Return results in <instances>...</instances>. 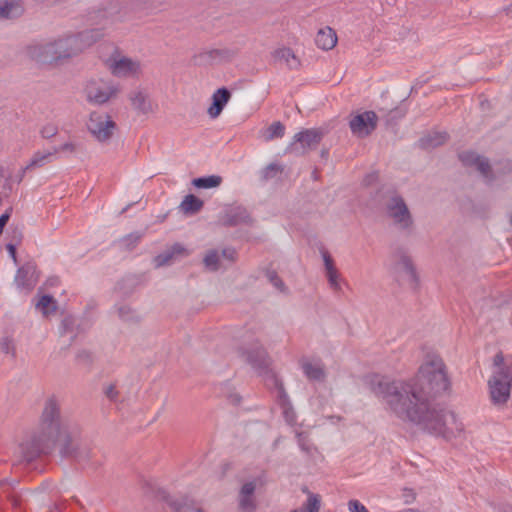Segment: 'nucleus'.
I'll return each mask as SVG.
<instances>
[{
  "label": "nucleus",
  "instance_id": "bf43d9fd",
  "mask_svg": "<svg viewBox=\"0 0 512 512\" xmlns=\"http://www.w3.org/2000/svg\"><path fill=\"white\" fill-rule=\"evenodd\" d=\"M502 360H503V358H502V356H500V355H497V356L495 357V361H496V362H498V361H502Z\"/></svg>",
  "mask_w": 512,
  "mask_h": 512
},
{
  "label": "nucleus",
  "instance_id": "f257e3e1",
  "mask_svg": "<svg viewBox=\"0 0 512 512\" xmlns=\"http://www.w3.org/2000/svg\"><path fill=\"white\" fill-rule=\"evenodd\" d=\"M450 388L443 360L432 355L409 381H379L375 394L398 418L413 422L432 434L451 438L462 432L456 414L434 399Z\"/></svg>",
  "mask_w": 512,
  "mask_h": 512
},
{
  "label": "nucleus",
  "instance_id": "ddd939ff",
  "mask_svg": "<svg viewBox=\"0 0 512 512\" xmlns=\"http://www.w3.org/2000/svg\"><path fill=\"white\" fill-rule=\"evenodd\" d=\"M259 479H254L244 483L239 491L238 501L239 507L245 512H252L255 510L254 492L256 490Z\"/></svg>",
  "mask_w": 512,
  "mask_h": 512
},
{
  "label": "nucleus",
  "instance_id": "9d476101",
  "mask_svg": "<svg viewBox=\"0 0 512 512\" xmlns=\"http://www.w3.org/2000/svg\"><path fill=\"white\" fill-rule=\"evenodd\" d=\"M237 54V50L223 48L201 51L192 57V63L196 66L211 65L215 62L231 61Z\"/></svg>",
  "mask_w": 512,
  "mask_h": 512
},
{
  "label": "nucleus",
  "instance_id": "ea45409f",
  "mask_svg": "<svg viewBox=\"0 0 512 512\" xmlns=\"http://www.w3.org/2000/svg\"><path fill=\"white\" fill-rule=\"evenodd\" d=\"M142 234L131 233L120 240V245L127 250H132L140 241Z\"/></svg>",
  "mask_w": 512,
  "mask_h": 512
},
{
  "label": "nucleus",
  "instance_id": "5701e85b",
  "mask_svg": "<svg viewBox=\"0 0 512 512\" xmlns=\"http://www.w3.org/2000/svg\"><path fill=\"white\" fill-rule=\"evenodd\" d=\"M315 43L323 50H330L334 48L337 43L335 31L330 27L320 29L316 35Z\"/></svg>",
  "mask_w": 512,
  "mask_h": 512
},
{
  "label": "nucleus",
  "instance_id": "0e129e2a",
  "mask_svg": "<svg viewBox=\"0 0 512 512\" xmlns=\"http://www.w3.org/2000/svg\"><path fill=\"white\" fill-rule=\"evenodd\" d=\"M510 224L512 225V213H511V216H510Z\"/></svg>",
  "mask_w": 512,
  "mask_h": 512
},
{
  "label": "nucleus",
  "instance_id": "393cba45",
  "mask_svg": "<svg viewBox=\"0 0 512 512\" xmlns=\"http://www.w3.org/2000/svg\"><path fill=\"white\" fill-rule=\"evenodd\" d=\"M448 140L446 132H431L419 140V145L424 149L436 148L443 145Z\"/></svg>",
  "mask_w": 512,
  "mask_h": 512
},
{
  "label": "nucleus",
  "instance_id": "cd10ccee",
  "mask_svg": "<svg viewBox=\"0 0 512 512\" xmlns=\"http://www.w3.org/2000/svg\"><path fill=\"white\" fill-rule=\"evenodd\" d=\"M285 134V126L280 121L273 122L265 130H262L260 137L265 142H270L276 138H282Z\"/></svg>",
  "mask_w": 512,
  "mask_h": 512
},
{
  "label": "nucleus",
  "instance_id": "de8ad7c7",
  "mask_svg": "<svg viewBox=\"0 0 512 512\" xmlns=\"http://www.w3.org/2000/svg\"><path fill=\"white\" fill-rule=\"evenodd\" d=\"M23 240V231L19 227H14L11 230L10 234V242L15 243V245H20Z\"/></svg>",
  "mask_w": 512,
  "mask_h": 512
},
{
  "label": "nucleus",
  "instance_id": "423d86ee",
  "mask_svg": "<svg viewBox=\"0 0 512 512\" xmlns=\"http://www.w3.org/2000/svg\"><path fill=\"white\" fill-rule=\"evenodd\" d=\"M323 137L324 131L322 129H304L294 135L292 142L286 148V153L304 156L315 150Z\"/></svg>",
  "mask_w": 512,
  "mask_h": 512
},
{
  "label": "nucleus",
  "instance_id": "4d7b16f0",
  "mask_svg": "<svg viewBox=\"0 0 512 512\" xmlns=\"http://www.w3.org/2000/svg\"><path fill=\"white\" fill-rule=\"evenodd\" d=\"M3 349H4V351H5L6 353H10V350H11V348H10V344H9V343H5V345H4V347H3Z\"/></svg>",
  "mask_w": 512,
  "mask_h": 512
},
{
  "label": "nucleus",
  "instance_id": "58836bf2",
  "mask_svg": "<svg viewBox=\"0 0 512 512\" xmlns=\"http://www.w3.org/2000/svg\"><path fill=\"white\" fill-rule=\"evenodd\" d=\"M298 444L302 451L307 454H312V452L316 449L311 443L308 434L304 432L297 433Z\"/></svg>",
  "mask_w": 512,
  "mask_h": 512
},
{
  "label": "nucleus",
  "instance_id": "20e7f679",
  "mask_svg": "<svg viewBox=\"0 0 512 512\" xmlns=\"http://www.w3.org/2000/svg\"><path fill=\"white\" fill-rule=\"evenodd\" d=\"M385 214L402 232L410 234L414 228L413 216L404 200L397 192H388L383 197Z\"/></svg>",
  "mask_w": 512,
  "mask_h": 512
},
{
  "label": "nucleus",
  "instance_id": "7ed1b4c3",
  "mask_svg": "<svg viewBox=\"0 0 512 512\" xmlns=\"http://www.w3.org/2000/svg\"><path fill=\"white\" fill-rule=\"evenodd\" d=\"M75 38L68 35L57 39L29 45L26 49L27 55L36 62L42 64H53L80 54V48Z\"/></svg>",
  "mask_w": 512,
  "mask_h": 512
},
{
  "label": "nucleus",
  "instance_id": "1a4fd4ad",
  "mask_svg": "<svg viewBox=\"0 0 512 512\" xmlns=\"http://www.w3.org/2000/svg\"><path fill=\"white\" fill-rule=\"evenodd\" d=\"M378 116L374 111H365L355 115L349 122L352 133L358 137L369 136L377 126Z\"/></svg>",
  "mask_w": 512,
  "mask_h": 512
},
{
  "label": "nucleus",
  "instance_id": "f03ea898",
  "mask_svg": "<svg viewBox=\"0 0 512 512\" xmlns=\"http://www.w3.org/2000/svg\"><path fill=\"white\" fill-rule=\"evenodd\" d=\"M59 443L62 457L74 460L83 469L95 470L100 466L91 445L77 435V429L71 428L61 416V403L55 397H49L42 411L39 426L29 439L21 444V453L27 462L42 455L50 454Z\"/></svg>",
  "mask_w": 512,
  "mask_h": 512
},
{
  "label": "nucleus",
  "instance_id": "a211bd4d",
  "mask_svg": "<svg viewBox=\"0 0 512 512\" xmlns=\"http://www.w3.org/2000/svg\"><path fill=\"white\" fill-rule=\"evenodd\" d=\"M188 255V250L183 245L176 243L169 249L157 255L154 258V263L156 267H161L171 264L175 259L179 257H186Z\"/></svg>",
  "mask_w": 512,
  "mask_h": 512
},
{
  "label": "nucleus",
  "instance_id": "3c124183",
  "mask_svg": "<svg viewBox=\"0 0 512 512\" xmlns=\"http://www.w3.org/2000/svg\"><path fill=\"white\" fill-rule=\"evenodd\" d=\"M59 151L74 153L76 151V145L72 142H67L61 145L59 148L54 149L55 154Z\"/></svg>",
  "mask_w": 512,
  "mask_h": 512
},
{
  "label": "nucleus",
  "instance_id": "4468645a",
  "mask_svg": "<svg viewBox=\"0 0 512 512\" xmlns=\"http://www.w3.org/2000/svg\"><path fill=\"white\" fill-rule=\"evenodd\" d=\"M271 379L273 381V386L278 391L279 404L283 410V415L288 424H293L296 421V414L289 402L288 395L284 389L283 383L276 377V375H272Z\"/></svg>",
  "mask_w": 512,
  "mask_h": 512
},
{
  "label": "nucleus",
  "instance_id": "2eb2a0df",
  "mask_svg": "<svg viewBox=\"0 0 512 512\" xmlns=\"http://www.w3.org/2000/svg\"><path fill=\"white\" fill-rule=\"evenodd\" d=\"M109 68L113 75L117 77H129L135 75L140 68L138 62L133 61L130 58L122 57L118 60H114L109 64Z\"/></svg>",
  "mask_w": 512,
  "mask_h": 512
},
{
  "label": "nucleus",
  "instance_id": "09e8293b",
  "mask_svg": "<svg viewBox=\"0 0 512 512\" xmlns=\"http://www.w3.org/2000/svg\"><path fill=\"white\" fill-rule=\"evenodd\" d=\"M104 394L109 400L116 401L118 396L116 386L113 384H109L108 386L105 387Z\"/></svg>",
  "mask_w": 512,
  "mask_h": 512
},
{
  "label": "nucleus",
  "instance_id": "bb28decb",
  "mask_svg": "<svg viewBox=\"0 0 512 512\" xmlns=\"http://www.w3.org/2000/svg\"><path fill=\"white\" fill-rule=\"evenodd\" d=\"M130 100L135 109L147 114L152 111V105L145 93L142 91H135L131 93Z\"/></svg>",
  "mask_w": 512,
  "mask_h": 512
},
{
  "label": "nucleus",
  "instance_id": "f8f14e48",
  "mask_svg": "<svg viewBox=\"0 0 512 512\" xmlns=\"http://www.w3.org/2000/svg\"><path fill=\"white\" fill-rule=\"evenodd\" d=\"M459 159L465 166H474L486 179H491V166L487 158L479 156L473 151L459 153Z\"/></svg>",
  "mask_w": 512,
  "mask_h": 512
},
{
  "label": "nucleus",
  "instance_id": "39448f33",
  "mask_svg": "<svg viewBox=\"0 0 512 512\" xmlns=\"http://www.w3.org/2000/svg\"><path fill=\"white\" fill-rule=\"evenodd\" d=\"M91 136L100 144H109L118 127L107 113L91 112L86 123Z\"/></svg>",
  "mask_w": 512,
  "mask_h": 512
},
{
  "label": "nucleus",
  "instance_id": "6e6d98bb",
  "mask_svg": "<svg viewBox=\"0 0 512 512\" xmlns=\"http://www.w3.org/2000/svg\"><path fill=\"white\" fill-rule=\"evenodd\" d=\"M150 490H152V488H151L150 484H148V483H147V484H145V486H144V493H145V494H149V493H150Z\"/></svg>",
  "mask_w": 512,
  "mask_h": 512
},
{
  "label": "nucleus",
  "instance_id": "864d4df0",
  "mask_svg": "<svg viewBox=\"0 0 512 512\" xmlns=\"http://www.w3.org/2000/svg\"><path fill=\"white\" fill-rule=\"evenodd\" d=\"M222 256L230 261L235 260L236 251L233 248H225L222 250Z\"/></svg>",
  "mask_w": 512,
  "mask_h": 512
},
{
  "label": "nucleus",
  "instance_id": "2f4dec72",
  "mask_svg": "<svg viewBox=\"0 0 512 512\" xmlns=\"http://www.w3.org/2000/svg\"><path fill=\"white\" fill-rule=\"evenodd\" d=\"M320 496L313 493H308V499L301 508L294 509L290 512H319L320 510Z\"/></svg>",
  "mask_w": 512,
  "mask_h": 512
},
{
  "label": "nucleus",
  "instance_id": "7c9ffc66",
  "mask_svg": "<svg viewBox=\"0 0 512 512\" xmlns=\"http://www.w3.org/2000/svg\"><path fill=\"white\" fill-rule=\"evenodd\" d=\"M222 183V177L219 175H210L205 177L195 178L192 184L197 188L209 189L216 188Z\"/></svg>",
  "mask_w": 512,
  "mask_h": 512
},
{
  "label": "nucleus",
  "instance_id": "f704fd0d",
  "mask_svg": "<svg viewBox=\"0 0 512 512\" xmlns=\"http://www.w3.org/2000/svg\"><path fill=\"white\" fill-rule=\"evenodd\" d=\"M54 151L53 152H47V153H36L33 158L31 159V161L29 162V164L26 165V169H32L34 167H41L43 166L46 162H49L51 157L54 155Z\"/></svg>",
  "mask_w": 512,
  "mask_h": 512
},
{
  "label": "nucleus",
  "instance_id": "c03bdc74",
  "mask_svg": "<svg viewBox=\"0 0 512 512\" xmlns=\"http://www.w3.org/2000/svg\"><path fill=\"white\" fill-rule=\"evenodd\" d=\"M283 171L282 167L278 164L271 163L269 164L263 172L265 179H270L275 177L278 173H281Z\"/></svg>",
  "mask_w": 512,
  "mask_h": 512
},
{
  "label": "nucleus",
  "instance_id": "c9c22d12",
  "mask_svg": "<svg viewBox=\"0 0 512 512\" xmlns=\"http://www.w3.org/2000/svg\"><path fill=\"white\" fill-rule=\"evenodd\" d=\"M203 263L210 271L219 269V254L216 250H209L203 259Z\"/></svg>",
  "mask_w": 512,
  "mask_h": 512
},
{
  "label": "nucleus",
  "instance_id": "6ab92c4d",
  "mask_svg": "<svg viewBox=\"0 0 512 512\" xmlns=\"http://www.w3.org/2000/svg\"><path fill=\"white\" fill-rule=\"evenodd\" d=\"M231 98V92L226 88L222 87L217 89L212 95V104L208 108L207 113L211 118H217L223 111L225 105Z\"/></svg>",
  "mask_w": 512,
  "mask_h": 512
},
{
  "label": "nucleus",
  "instance_id": "c756f323",
  "mask_svg": "<svg viewBox=\"0 0 512 512\" xmlns=\"http://www.w3.org/2000/svg\"><path fill=\"white\" fill-rule=\"evenodd\" d=\"M35 307L45 317H48L50 314L54 313L57 309L56 301L50 295H43L42 297H40V299L37 301Z\"/></svg>",
  "mask_w": 512,
  "mask_h": 512
},
{
  "label": "nucleus",
  "instance_id": "a878e982",
  "mask_svg": "<svg viewBox=\"0 0 512 512\" xmlns=\"http://www.w3.org/2000/svg\"><path fill=\"white\" fill-rule=\"evenodd\" d=\"M302 369L305 376L311 381H321L325 378V371L322 365L303 361Z\"/></svg>",
  "mask_w": 512,
  "mask_h": 512
},
{
  "label": "nucleus",
  "instance_id": "052dcab7",
  "mask_svg": "<svg viewBox=\"0 0 512 512\" xmlns=\"http://www.w3.org/2000/svg\"><path fill=\"white\" fill-rule=\"evenodd\" d=\"M236 403H239L240 401V397L239 396H235V400H234Z\"/></svg>",
  "mask_w": 512,
  "mask_h": 512
},
{
  "label": "nucleus",
  "instance_id": "0eeeda50",
  "mask_svg": "<svg viewBox=\"0 0 512 512\" xmlns=\"http://www.w3.org/2000/svg\"><path fill=\"white\" fill-rule=\"evenodd\" d=\"M89 103L102 105L115 98L119 92L117 86L103 79H91L84 89Z\"/></svg>",
  "mask_w": 512,
  "mask_h": 512
},
{
  "label": "nucleus",
  "instance_id": "49530a36",
  "mask_svg": "<svg viewBox=\"0 0 512 512\" xmlns=\"http://www.w3.org/2000/svg\"><path fill=\"white\" fill-rule=\"evenodd\" d=\"M321 254H322L323 261H324L325 272L337 269L334 264V260L328 251L322 250Z\"/></svg>",
  "mask_w": 512,
  "mask_h": 512
},
{
  "label": "nucleus",
  "instance_id": "c85d7f7f",
  "mask_svg": "<svg viewBox=\"0 0 512 512\" xmlns=\"http://www.w3.org/2000/svg\"><path fill=\"white\" fill-rule=\"evenodd\" d=\"M204 205V202L193 194H188L184 197L180 204L181 210L185 214H195L199 212Z\"/></svg>",
  "mask_w": 512,
  "mask_h": 512
},
{
  "label": "nucleus",
  "instance_id": "412c9836",
  "mask_svg": "<svg viewBox=\"0 0 512 512\" xmlns=\"http://www.w3.org/2000/svg\"><path fill=\"white\" fill-rule=\"evenodd\" d=\"M68 36H69V38H75L77 40L76 42L80 48V53H81L87 47L91 46L96 41H98L103 36V33H102L101 29L93 28V29L84 30L77 34L68 35Z\"/></svg>",
  "mask_w": 512,
  "mask_h": 512
},
{
  "label": "nucleus",
  "instance_id": "b1692460",
  "mask_svg": "<svg viewBox=\"0 0 512 512\" xmlns=\"http://www.w3.org/2000/svg\"><path fill=\"white\" fill-rule=\"evenodd\" d=\"M273 58L276 61L285 63L290 69H296L299 67L300 62L292 49L288 47L278 48L273 52Z\"/></svg>",
  "mask_w": 512,
  "mask_h": 512
},
{
  "label": "nucleus",
  "instance_id": "13d9d810",
  "mask_svg": "<svg viewBox=\"0 0 512 512\" xmlns=\"http://www.w3.org/2000/svg\"><path fill=\"white\" fill-rule=\"evenodd\" d=\"M328 156V150L324 149L321 151V157L326 158Z\"/></svg>",
  "mask_w": 512,
  "mask_h": 512
},
{
  "label": "nucleus",
  "instance_id": "8fccbe9b",
  "mask_svg": "<svg viewBox=\"0 0 512 512\" xmlns=\"http://www.w3.org/2000/svg\"><path fill=\"white\" fill-rule=\"evenodd\" d=\"M350 512H369L367 508L357 500H351L348 503Z\"/></svg>",
  "mask_w": 512,
  "mask_h": 512
},
{
  "label": "nucleus",
  "instance_id": "f3484780",
  "mask_svg": "<svg viewBox=\"0 0 512 512\" xmlns=\"http://www.w3.org/2000/svg\"><path fill=\"white\" fill-rule=\"evenodd\" d=\"M156 497L168 503L174 512H204L199 507H193L189 504L187 498L173 499L166 491L158 489Z\"/></svg>",
  "mask_w": 512,
  "mask_h": 512
},
{
  "label": "nucleus",
  "instance_id": "603ef678",
  "mask_svg": "<svg viewBox=\"0 0 512 512\" xmlns=\"http://www.w3.org/2000/svg\"><path fill=\"white\" fill-rule=\"evenodd\" d=\"M18 245H15V243H8L6 245V249L10 255V257L13 259V262L17 264V254H16V248Z\"/></svg>",
  "mask_w": 512,
  "mask_h": 512
},
{
  "label": "nucleus",
  "instance_id": "6e6552de",
  "mask_svg": "<svg viewBox=\"0 0 512 512\" xmlns=\"http://www.w3.org/2000/svg\"><path fill=\"white\" fill-rule=\"evenodd\" d=\"M491 400L496 405L506 403L512 389V366L498 371L489 380Z\"/></svg>",
  "mask_w": 512,
  "mask_h": 512
},
{
  "label": "nucleus",
  "instance_id": "a18cd8bd",
  "mask_svg": "<svg viewBox=\"0 0 512 512\" xmlns=\"http://www.w3.org/2000/svg\"><path fill=\"white\" fill-rule=\"evenodd\" d=\"M58 133V127L54 124H46L41 129V135L43 138L49 139L55 136Z\"/></svg>",
  "mask_w": 512,
  "mask_h": 512
},
{
  "label": "nucleus",
  "instance_id": "4be33fe9",
  "mask_svg": "<svg viewBox=\"0 0 512 512\" xmlns=\"http://www.w3.org/2000/svg\"><path fill=\"white\" fill-rule=\"evenodd\" d=\"M393 259L396 265L402 269L413 282L417 281V274L412 260L402 249L394 251Z\"/></svg>",
  "mask_w": 512,
  "mask_h": 512
},
{
  "label": "nucleus",
  "instance_id": "37998d69",
  "mask_svg": "<svg viewBox=\"0 0 512 512\" xmlns=\"http://www.w3.org/2000/svg\"><path fill=\"white\" fill-rule=\"evenodd\" d=\"M406 114V111L402 108L391 109L386 116V123L390 124L393 121L401 119Z\"/></svg>",
  "mask_w": 512,
  "mask_h": 512
},
{
  "label": "nucleus",
  "instance_id": "e433bc0d",
  "mask_svg": "<svg viewBox=\"0 0 512 512\" xmlns=\"http://www.w3.org/2000/svg\"><path fill=\"white\" fill-rule=\"evenodd\" d=\"M265 276L276 289L280 292H286L287 288L275 270H266Z\"/></svg>",
  "mask_w": 512,
  "mask_h": 512
},
{
  "label": "nucleus",
  "instance_id": "72a5a7b5",
  "mask_svg": "<svg viewBox=\"0 0 512 512\" xmlns=\"http://www.w3.org/2000/svg\"><path fill=\"white\" fill-rule=\"evenodd\" d=\"M117 312L119 318L125 322H138L140 320V317L137 314V312L131 309L129 306H119Z\"/></svg>",
  "mask_w": 512,
  "mask_h": 512
},
{
  "label": "nucleus",
  "instance_id": "9b49d317",
  "mask_svg": "<svg viewBox=\"0 0 512 512\" xmlns=\"http://www.w3.org/2000/svg\"><path fill=\"white\" fill-rule=\"evenodd\" d=\"M243 356H245L246 361L255 369L265 372L268 375V380L271 382V385H273L271 376L274 374L268 370L270 361L267 352L263 348L258 347L252 351H245L243 352Z\"/></svg>",
  "mask_w": 512,
  "mask_h": 512
},
{
  "label": "nucleus",
  "instance_id": "dca6fc26",
  "mask_svg": "<svg viewBox=\"0 0 512 512\" xmlns=\"http://www.w3.org/2000/svg\"><path fill=\"white\" fill-rule=\"evenodd\" d=\"M224 226L233 227L240 224H251L252 219L244 207H235L225 212L221 217Z\"/></svg>",
  "mask_w": 512,
  "mask_h": 512
},
{
  "label": "nucleus",
  "instance_id": "79ce46f5",
  "mask_svg": "<svg viewBox=\"0 0 512 512\" xmlns=\"http://www.w3.org/2000/svg\"><path fill=\"white\" fill-rule=\"evenodd\" d=\"M27 274H28V271L25 268H23V267L19 268L18 271H17L16 277H15V282L20 287L32 289V284L31 283H27L25 281V278H26Z\"/></svg>",
  "mask_w": 512,
  "mask_h": 512
},
{
  "label": "nucleus",
  "instance_id": "4c0bfd02",
  "mask_svg": "<svg viewBox=\"0 0 512 512\" xmlns=\"http://www.w3.org/2000/svg\"><path fill=\"white\" fill-rule=\"evenodd\" d=\"M326 277H327V280H328L330 288L334 292L339 293V292L342 291V288H341V285H340V282H339L340 274H339L337 269H334V270H331V271H327L326 272Z\"/></svg>",
  "mask_w": 512,
  "mask_h": 512
},
{
  "label": "nucleus",
  "instance_id": "473e14b6",
  "mask_svg": "<svg viewBox=\"0 0 512 512\" xmlns=\"http://www.w3.org/2000/svg\"><path fill=\"white\" fill-rule=\"evenodd\" d=\"M76 362L83 368L90 370L93 362H94V356L93 354L85 349L79 350L76 354Z\"/></svg>",
  "mask_w": 512,
  "mask_h": 512
},
{
  "label": "nucleus",
  "instance_id": "680f3d73",
  "mask_svg": "<svg viewBox=\"0 0 512 512\" xmlns=\"http://www.w3.org/2000/svg\"><path fill=\"white\" fill-rule=\"evenodd\" d=\"M70 320L68 318L64 319L63 324L66 325Z\"/></svg>",
  "mask_w": 512,
  "mask_h": 512
},
{
  "label": "nucleus",
  "instance_id": "e2e57ef3",
  "mask_svg": "<svg viewBox=\"0 0 512 512\" xmlns=\"http://www.w3.org/2000/svg\"><path fill=\"white\" fill-rule=\"evenodd\" d=\"M0 176H3V168L0 166Z\"/></svg>",
  "mask_w": 512,
  "mask_h": 512
},
{
  "label": "nucleus",
  "instance_id": "5fc2aeb1",
  "mask_svg": "<svg viewBox=\"0 0 512 512\" xmlns=\"http://www.w3.org/2000/svg\"><path fill=\"white\" fill-rule=\"evenodd\" d=\"M29 169H26V166L24 168L21 169L19 175L17 176V182L20 183L22 182L24 176H25V173L26 171H28Z\"/></svg>",
  "mask_w": 512,
  "mask_h": 512
},
{
  "label": "nucleus",
  "instance_id": "a19ab883",
  "mask_svg": "<svg viewBox=\"0 0 512 512\" xmlns=\"http://www.w3.org/2000/svg\"><path fill=\"white\" fill-rule=\"evenodd\" d=\"M119 9H118V5L115 3V4H111V7L109 9H102V10H98L97 12H95V16H92L93 19H100V20H108V19H112L114 17V15H116L118 13Z\"/></svg>",
  "mask_w": 512,
  "mask_h": 512
},
{
  "label": "nucleus",
  "instance_id": "aec40b11",
  "mask_svg": "<svg viewBox=\"0 0 512 512\" xmlns=\"http://www.w3.org/2000/svg\"><path fill=\"white\" fill-rule=\"evenodd\" d=\"M24 13L21 0H0V20L19 18Z\"/></svg>",
  "mask_w": 512,
  "mask_h": 512
}]
</instances>
